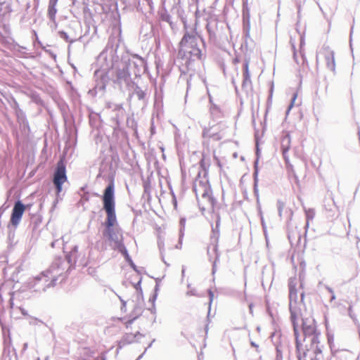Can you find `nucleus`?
<instances>
[{
  "label": "nucleus",
  "mask_w": 360,
  "mask_h": 360,
  "mask_svg": "<svg viewBox=\"0 0 360 360\" xmlns=\"http://www.w3.org/2000/svg\"><path fill=\"white\" fill-rule=\"evenodd\" d=\"M214 158L217 161V166L219 167L220 170L221 171L222 170V165H221L219 159L217 157H214Z\"/></svg>",
  "instance_id": "23"
},
{
  "label": "nucleus",
  "mask_w": 360,
  "mask_h": 360,
  "mask_svg": "<svg viewBox=\"0 0 360 360\" xmlns=\"http://www.w3.org/2000/svg\"><path fill=\"white\" fill-rule=\"evenodd\" d=\"M14 354H15V359L16 360L17 359V356H16V354H15V352H14Z\"/></svg>",
  "instance_id": "29"
},
{
  "label": "nucleus",
  "mask_w": 360,
  "mask_h": 360,
  "mask_svg": "<svg viewBox=\"0 0 360 360\" xmlns=\"http://www.w3.org/2000/svg\"><path fill=\"white\" fill-rule=\"evenodd\" d=\"M57 13V10L56 7H49L48 8V15L51 20H54L56 18V14Z\"/></svg>",
  "instance_id": "18"
},
{
  "label": "nucleus",
  "mask_w": 360,
  "mask_h": 360,
  "mask_svg": "<svg viewBox=\"0 0 360 360\" xmlns=\"http://www.w3.org/2000/svg\"><path fill=\"white\" fill-rule=\"evenodd\" d=\"M303 297H304V294H303V293H302V294H301V298H302V300H303Z\"/></svg>",
  "instance_id": "30"
},
{
  "label": "nucleus",
  "mask_w": 360,
  "mask_h": 360,
  "mask_svg": "<svg viewBox=\"0 0 360 360\" xmlns=\"http://www.w3.org/2000/svg\"><path fill=\"white\" fill-rule=\"evenodd\" d=\"M94 354L93 352H91V350H89V349H84L83 350V354L84 356H85L86 357L84 358V360H88L89 359V357L92 356Z\"/></svg>",
  "instance_id": "19"
},
{
  "label": "nucleus",
  "mask_w": 360,
  "mask_h": 360,
  "mask_svg": "<svg viewBox=\"0 0 360 360\" xmlns=\"http://www.w3.org/2000/svg\"><path fill=\"white\" fill-rule=\"evenodd\" d=\"M198 206L204 212H213L216 205V199L213 196L212 190L207 181L195 179L193 185Z\"/></svg>",
  "instance_id": "2"
},
{
  "label": "nucleus",
  "mask_w": 360,
  "mask_h": 360,
  "mask_svg": "<svg viewBox=\"0 0 360 360\" xmlns=\"http://www.w3.org/2000/svg\"><path fill=\"white\" fill-rule=\"evenodd\" d=\"M210 130H211V127L205 129L203 131V133H202V136L204 138H208V139L212 138L213 136L210 133Z\"/></svg>",
  "instance_id": "20"
},
{
  "label": "nucleus",
  "mask_w": 360,
  "mask_h": 360,
  "mask_svg": "<svg viewBox=\"0 0 360 360\" xmlns=\"http://www.w3.org/2000/svg\"><path fill=\"white\" fill-rule=\"evenodd\" d=\"M10 360H12V358H11Z\"/></svg>",
  "instance_id": "33"
},
{
  "label": "nucleus",
  "mask_w": 360,
  "mask_h": 360,
  "mask_svg": "<svg viewBox=\"0 0 360 360\" xmlns=\"http://www.w3.org/2000/svg\"><path fill=\"white\" fill-rule=\"evenodd\" d=\"M22 264H20L16 268L15 270L11 275V280L15 283L13 288L15 289L14 291L11 292V297L9 300V304L12 306V303L13 304V307H20L22 308V284L20 282L22 276L20 274Z\"/></svg>",
  "instance_id": "4"
},
{
  "label": "nucleus",
  "mask_w": 360,
  "mask_h": 360,
  "mask_svg": "<svg viewBox=\"0 0 360 360\" xmlns=\"http://www.w3.org/2000/svg\"><path fill=\"white\" fill-rule=\"evenodd\" d=\"M291 319L293 322V324L295 325V319H296V315L295 313L291 312Z\"/></svg>",
  "instance_id": "26"
},
{
  "label": "nucleus",
  "mask_w": 360,
  "mask_h": 360,
  "mask_svg": "<svg viewBox=\"0 0 360 360\" xmlns=\"http://www.w3.org/2000/svg\"><path fill=\"white\" fill-rule=\"evenodd\" d=\"M103 209L106 212L105 221V230L103 236L111 243H114L115 247L119 248L122 252L127 253V250L122 244V234L117 229L114 228L117 223L115 214V202L114 198V184L110 183L105 189L103 195Z\"/></svg>",
  "instance_id": "1"
},
{
  "label": "nucleus",
  "mask_w": 360,
  "mask_h": 360,
  "mask_svg": "<svg viewBox=\"0 0 360 360\" xmlns=\"http://www.w3.org/2000/svg\"><path fill=\"white\" fill-rule=\"evenodd\" d=\"M10 314L11 317L13 319H20L22 315V308L20 307H13V304L12 303V306H10Z\"/></svg>",
  "instance_id": "16"
},
{
  "label": "nucleus",
  "mask_w": 360,
  "mask_h": 360,
  "mask_svg": "<svg viewBox=\"0 0 360 360\" xmlns=\"http://www.w3.org/2000/svg\"><path fill=\"white\" fill-rule=\"evenodd\" d=\"M57 2H58V0H50L49 6V7H56Z\"/></svg>",
  "instance_id": "22"
},
{
  "label": "nucleus",
  "mask_w": 360,
  "mask_h": 360,
  "mask_svg": "<svg viewBox=\"0 0 360 360\" xmlns=\"http://www.w3.org/2000/svg\"><path fill=\"white\" fill-rule=\"evenodd\" d=\"M20 12L19 0H0V15H6L11 13Z\"/></svg>",
  "instance_id": "9"
},
{
  "label": "nucleus",
  "mask_w": 360,
  "mask_h": 360,
  "mask_svg": "<svg viewBox=\"0 0 360 360\" xmlns=\"http://www.w3.org/2000/svg\"><path fill=\"white\" fill-rule=\"evenodd\" d=\"M179 56L188 60L194 58L198 59L201 57V51L198 47L197 39L194 35L186 33L179 44Z\"/></svg>",
  "instance_id": "3"
},
{
  "label": "nucleus",
  "mask_w": 360,
  "mask_h": 360,
  "mask_svg": "<svg viewBox=\"0 0 360 360\" xmlns=\"http://www.w3.org/2000/svg\"><path fill=\"white\" fill-rule=\"evenodd\" d=\"M278 210L280 217H285L288 219H291L293 212L291 210H288L283 202L279 201L278 202Z\"/></svg>",
  "instance_id": "14"
},
{
  "label": "nucleus",
  "mask_w": 360,
  "mask_h": 360,
  "mask_svg": "<svg viewBox=\"0 0 360 360\" xmlns=\"http://www.w3.org/2000/svg\"><path fill=\"white\" fill-rule=\"evenodd\" d=\"M250 344L253 347L256 348L257 351H258V348H259L258 345L255 344L254 342H251Z\"/></svg>",
  "instance_id": "27"
},
{
  "label": "nucleus",
  "mask_w": 360,
  "mask_h": 360,
  "mask_svg": "<svg viewBox=\"0 0 360 360\" xmlns=\"http://www.w3.org/2000/svg\"><path fill=\"white\" fill-rule=\"evenodd\" d=\"M212 164V160L210 154H202V159L200 162V165L202 169L205 172V175H207L209 169Z\"/></svg>",
  "instance_id": "12"
},
{
  "label": "nucleus",
  "mask_w": 360,
  "mask_h": 360,
  "mask_svg": "<svg viewBox=\"0 0 360 360\" xmlns=\"http://www.w3.org/2000/svg\"><path fill=\"white\" fill-rule=\"evenodd\" d=\"M134 324V320H130L126 323V326L127 328H130L133 329V325Z\"/></svg>",
  "instance_id": "21"
},
{
  "label": "nucleus",
  "mask_w": 360,
  "mask_h": 360,
  "mask_svg": "<svg viewBox=\"0 0 360 360\" xmlns=\"http://www.w3.org/2000/svg\"><path fill=\"white\" fill-rule=\"evenodd\" d=\"M298 281L296 277H292L289 278L288 281V288H289V299L290 304L292 301L297 302L298 298Z\"/></svg>",
  "instance_id": "11"
},
{
  "label": "nucleus",
  "mask_w": 360,
  "mask_h": 360,
  "mask_svg": "<svg viewBox=\"0 0 360 360\" xmlns=\"http://www.w3.org/2000/svg\"><path fill=\"white\" fill-rule=\"evenodd\" d=\"M250 83H251V81H250V75L249 72V62L247 60L243 64V86L250 84Z\"/></svg>",
  "instance_id": "15"
},
{
  "label": "nucleus",
  "mask_w": 360,
  "mask_h": 360,
  "mask_svg": "<svg viewBox=\"0 0 360 360\" xmlns=\"http://www.w3.org/2000/svg\"><path fill=\"white\" fill-rule=\"evenodd\" d=\"M295 57H296V53H294V58H295Z\"/></svg>",
  "instance_id": "32"
},
{
  "label": "nucleus",
  "mask_w": 360,
  "mask_h": 360,
  "mask_svg": "<svg viewBox=\"0 0 360 360\" xmlns=\"http://www.w3.org/2000/svg\"><path fill=\"white\" fill-rule=\"evenodd\" d=\"M296 98H297V95L294 94L293 98L292 99V102H291V103H290V105L289 106V110H290L293 107L294 102H295Z\"/></svg>",
  "instance_id": "24"
},
{
  "label": "nucleus",
  "mask_w": 360,
  "mask_h": 360,
  "mask_svg": "<svg viewBox=\"0 0 360 360\" xmlns=\"http://www.w3.org/2000/svg\"><path fill=\"white\" fill-rule=\"evenodd\" d=\"M13 108L15 110V112L17 117L18 122L19 124V130L20 132H22V111L19 108L18 103L13 101V103L11 104Z\"/></svg>",
  "instance_id": "13"
},
{
  "label": "nucleus",
  "mask_w": 360,
  "mask_h": 360,
  "mask_svg": "<svg viewBox=\"0 0 360 360\" xmlns=\"http://www.w3.org/2000/svg\"><path fill=\"white\" fill-rule=\"evenodd\" d=\"M67 179L65 165L64 162L60 160L57 164L53 179L57 193L62 191V185L67 181Z\"/></svg>",
  "instance_id": "6"
},
{
  "label": "nucleus",
  "mask_w": 360,
  "mask_h": 360,
  "mask_svg": "<svg viewBox=\"0 0 360 360\" xmlns=\"http://www.w3.org/2000/svg\"><path fill=\"white\" fill-rule=\"evenodd\" d=\"M146 338V335L142 332L136 330L134 332L126 333L122 337L120 343L122 345L132 344L135 342H141Z\"/></svg>",
  "instance_id": "10"
},
{
  "label": "nucleus",
  "mask_w": 360,
  "mask_h": 360,
  "mask_svg": "<svg viewBox=\"0 0 360 360\" xmlns=\"http://www.w3.org/2000/svg\"><path fill=\"white\" fill-rule=\"evenodd\" d=\"M13 136L16 139V143L18 146V155H20V153L22 151V137L19 132L16 130H13Z\"/></svg>",
  "instance_id": "17"
},
{
  "label": "nucleus",
  "mask_w": 360,
  "mask_h": 360,
  "mask_svg": "<svg viewBox=\"0 0 360 360\" xmlns=\"http://www.w3.org/2000/svg\"><path fill=\"white\" fill-rule=\"evenodd\" d=\"M22 218V200L18 198L14 204L13 207L11 219L8 225L9 230V236L11 235V232L15 231L19 225L21 219Z\"/></svg>",
  "instance_id": "5"
},
{
  "label": "nucleus",
  "mask_w": 360,
  "mask_h": 360,
  "mask_svg": "<svg viewBox=\"0 0 360 360\" xmlns=\"http://www.w3.org/2000/svg\"><path fill=\"white\" fill-rule=\"evenodd\" d=\"M302 330L305 336H311L313 343L319 342V333L317 332L316 322L314 319H303Z\"/></svg>",
  "instance_id": "8"
},
{
  "label": "nucleus",
  "mask_w": 360,
  "mask_h": 360,
  "mask_svg": "<svg viewBox=\"0 0 360 360\" xmlns=\"http://www.w3.org/2000/svg\"><path fill=\"white\" fill-rule=\"evenodd\" d=\"M13 49H18V51H19V54H20V49H22V46H20L18 44H15V45H13Z\"/></svg>",
  "instance_id": "25"
},
{
  "label": "nucleus",
  "mask_w": 360,
  "mask_h": 360,
  "mask_svg": "<svg viewBox=\"0 0 360 360\" xmlns=\"http://www.w3.org/2000/svg\"><path fill=\"white\" fill-rule=\"evenodd\" d=\"M2 302H3V298H2L1 295L0 294V311L3 309Z\"/></svg>",
  "instance_id": "28"
},
{
  "label": "nucleus",
  "mask_w": 360,
  "mask_h": 360,
  "mask_svg": "<svg viewBox=\"0 0 360 360\" xmlns=\"http://www.w3.org/2000/svg\"><path fill=\"white\" fill-rule=\"evenodd\" d=\"M20 21H22V16H21V17H20Z\"/></svg>",
  "instance_id": "31"
},
{
  "label": "nucleus",
  "mask_w": 360,
  "mask_h": 360,
  "mask_svg": "<svg viewBox=\"0 0 360 360\" xmlns=\"http://www.w3.org/2000/svg\"><path fill=\"white\" fill-rule=\"evenodd\" d=\"M317 62L325 64L328 70L335 71V62L334 52L330 49L326 48L321 50L317 56Z\"/></svg>",
  "instance_id": "7"
}]
</instances>
